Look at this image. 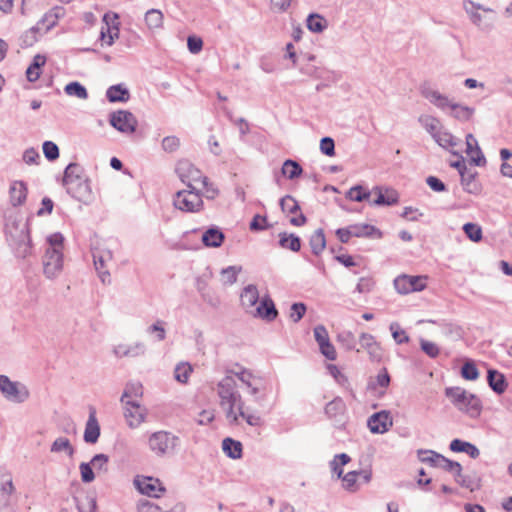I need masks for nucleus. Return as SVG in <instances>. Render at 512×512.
Returning a JSON list of instances; mask_svg holds the SVG:
<instances>
[{"mask_svg":"<svg viewBox=\"0 0 512 512\" xmlns=\"http://www.w3.org/2000/svg\"><path fill=\"white\" fill-rule=\"evenodd\" d=\"M279 245L284 249L298 252L301 249V240L293 233L282 232L279 234Z\"/></svg>","mask_w":512,"mask_h":512,"instance_id":"58836bf2","label":"nucleus"},{"mask_svg":"<svg viewBox=\"0 0 512 512\" xmlns=\"http://www.w3.org/2000/svg\"><path fill=\"white\" fill-rule=\"evenodd\" d=\"M47 248L42 257L43 274L48 279L57 278L64 267V236L57 232L49 235L46 239Z\"/></svg>","mask_w":512,"mask_h":512,"instance_id":"7ed1b4c3","label":"nucleus"},{"mask_svg":"<svg viewBox=\"0 0 512 512\" xmlns=\"http://www.w3.org/2000/svg\"><path fill=\"white\" fill-rule=\"evenodd\" d=\"M440 462V468L451 472L454 475V478L456 476H460V473L462 472V466L459 462L449 460L446 457H444L443 460H440Z\"/></svg>","mask_w":512,"mask_h":512,"instance_id":"774afa93","label":"nucleus"},{"mask_svg":"<svg viewBox=\"0 0 512 512\" xmlns=\"http://www.w3.org/2000/svg\"><path fill=\"white\" fill-rule=\"evenodd\" d=\"M345 411V403L341 398H335L325 406V413L330 418H336Z\"/></svg>","mask_w":512,"mask_h":512,"instance_id":"864d4df0","label":"nucleus"},{"mask_svg":"<svg viewBox=\"0 0 512 512\" xmlns=\"http://www.w3.org/2000/svg\"><path fill=\"white\" fill-rule=\"evenodd\" d=\"M0 391L7 400L15 403H23L29 398L27 387L11 381L6 375H0Z\"/></svg>","mask_w":512,"mask_h":512,"instance_id":"9b49d317","label":"nucleus"},{"mask_svg":"<svg viewBox=\"0 0 512 512\" xmlns=\"http://www.w3.org/2000/svg\"><path fill=\"white\" fill-rule=\"evenodd\" d=\"M193 369L190 364L188 363H179L176 365L174 369V378L182 383L185 384L188 382L190 374L192 373Z\"/></svg>","mask_w":512,"mask_h":512,"instance_id":"6e6d98bb","label":"nucleus"},{"mask_svg":"<svg viewBox=\"0 0 512 512\" xmlns=\"http://www.w3.org/2000/svg\"><path fill=\"white\" fill-rule=\"evenodd\" d=\"M372 191L377 194V197L371 202L372 205L391 206L399 200V195L394 189L376 186Z\"/></svg>","mask_w":512,"mask_h":512,"instance_id":"4be33fe9","label":"nucleus"},{"mask_svg":"<svg viewBox=\"0 0 512 512\" xmlns=\"http://www.w3.org/2000/svg\"><path fill=\"white\" fill-rule=\"evenodd\" d=\"M179 438L168 431H157L150 435L148 445L157 456L173 454L179 446Z\"/></svg>","mask_w":512,"mask_h":512,"instance_id":"0eeeda50","label":"nucleus"},{"mask_svg":"<svg viewBox=\"0 0 512 512\" xmlns=\"http://www.w3.org/2000/svg\"><path fill=\"white\" fill-rule=\"evenodd\" d=\"M302 173L299 162H283L280 172L275 173L274 178L277 184H280L282 177L294 179Z\"/></svg>","mask_w":512,"mask_h":512,"instance_id":"c756f323","label":"nucleus"},{"mask_svg":"<svg viewBox=\"0 0 512 512\" xmlns=\"http://www.w3.org/2000/svg\"><path fill=\"white\" fill-rule=\"evenodd\" d=\"M106 98L111 103H126L130 99V92L123 84H116L106 90Z\"/></svg>","mask_w":512,"mask_h":512,"instance_id":"a878e982","label":"nucleus"},{"mask_svg":"<svg viewBox=\"0 0 512 512\" xmlns=\"http://www.w3.org/2000/svg\"><path fill=\"white\" fill-rule=\"evenodd\" d=\"M64 91L67 95L74 96L82 100H86L88 98L87 89L77 81L68 83L65 86Z\"/></svg>","mask_w":512,"mask_h":512,"instance_id":"3c124183","label":"nucleus"},{"mask_svg":"<svg viewBox=\"0 0 512 512\" xmlns=\"http://www.w3.org/2000/svg\"><path fill=\"white\" fill-rule=\"evenodd\" d=\"M11 204L16 207L22 205L27 197V188L22 181H14L9 189Z\"/></svg>","mask_w":512,"mask_h":512,"instance_id":"cd10ccee","label":"nucleus"},{"mask_svg":"<svg viewBox=\"0 0 512 512\" xmlns=\"http://www.w3.org/2000/svg\"><path fill=\"white\" fill-rule=\"evenodd\" d=\"M418 459L422 463H427L433 467H439L441 465L440 460H443L444 456L433 451V450H423L420 449L417 451Z\"/></svg>","mask_w":512,"mask_h":512,"instance_id":"37998d69","label":"nucleus"},{"mask_svg":"<svg viewBox=\"0 0 512 512\" xmlns=\"http://www.w3.org/2000/svg\"><path fill=\"white\" fill-rule=\"evenodd\" d=\"M433 138L441 147L449 148L453 155L459 156L458 160H466L461 154L463 151V143L451 133L440 130Z\"/></svg>","mask_w":512,"mask_h":512,"instance_id":"aec40b11","label":"nucleus"},{"mask_svg":"<svg viewBox=\"0 0 512 512\" xmlns=\"http://www.w3.org/2000/svg\"><path fill=\"white\" fill-rule=\"evenodd\" d=\"M176 172L181 181L186 183L190 189H196L195 184L201 183L206 177L192 162H178Z\"/></svg>","mask_w":512,"mask_h":512,"instance_id":"2eb2a0df","label":"nucleus"},{"mask_svg":"<svg viewBox=\"0 0 512 512\" xmlns=\"http://www.w3.org/2000/svg\"><path fill=\"white\" fill-rule=\"evenodd\" d=\"M50 451L56 454L64 453L70 458H72L75 453L73 445L71 444L70 440L66 437L56 438L51 444Z\"/></svg>","mask_w":512,"mask_h":512,"instance_id":"c9c22d12","label":"nucleus"},{"mask_svg":"<svg viewBox=\"0 0 512 512\" xmlns=\"http://www.w3.org/2000/svg\"><path fill=\"white\" fill-rule=\"evenodd\" d=\"M421 93L423 97H425L427 100H429L433 105L438 107L439 109H446L451 105V101L449 98L441 94L439 91L434 90L430 87L424 86L421 89Z\"/></svg>","mask_w":512,"mask_h":512,"instance_id":"b1692460","label":"nucleus"},{"mask_svg":"<svg viewBox=\"0 0 512 512\" xmlns=\"http://www.w3.org/2000/svg\"><path fill=\"white\" fill-rule=\"evenodd\" d=\"M461 376L466 380H476L479 377V371L472 361H467L461 368Z\"/></svg>","mask_w":512,"mask_h":512,"instance_id":"0e129e2a","label":"nucleus"},{"mask_svg":"<svg viewBox=\"0 0 512 512\" xmlns=\"http://www.w3.org/2000/svg\"><path fill=\"white\" fill-rule=\"evenodd\" d=\"M389 329L392 333L394 341L397 344H403L409 341V336L403 329H401L400 325L397 322L391 323Z\"/></svg>","mask_w":512,"mask_h":512,"instance_id":"e2e57ef3","label":"nucleus"},{"mask_svg":"<svg viewBox=\"0 0 512 512\" xmlns=\"http://www.w3.org/2000/svg\"><path fill=\"white\" fill-rule=\"evenodd\" d=\"M4 233L17 258L25 259L32 254L28 225L14 209H8L4 213Z\"/></svg>","mask_w":512,"mask_h":512,"instance_id":"f03ea898","label":"nucleus"},{"mask_svg":"<svg viewBox=\"0 0 512 512\" xmlns=\"http://www.w3.org/2000/svg\"><path fill=\"white\" fill-rule=\"evenodd\" d=\"M109 122L112 127L125 134L133 133L137 126L135 116L126 110H118L111 113Z\"/></svg>","mask_w":512,"mask_h":512,"instance_id":"4468645a","label":"nucleus"},{"mask_svg":"<svg viewBox=\"0 0 512 512\" xmlns=\"http://www.w3.org/2000/svg\"><path fill=\"white\" fill-rule=\"evenodd\" d=\"M200 184L202 185V193H200L202 197L204 196L208 200L218 197L219 189L208 177H205Z\"/></svg>","mask_w":512,"mask_h":512,"instance_id":"4d7b16f0","label":"nucleus"},{"mask_svg":"<svg viewBox=\"0 0 512 512\" xmlns=\"http://www.w3.org/2000/svg\"><path fill=\"white\" fill-rule=\"evenodd\" d=\"M239 381L256 405L263 407L266 404L271 393V385L265 378L253 372H241Z\"/></svg>","mask_w":512,"mask_h":512,"instance_id":"39448f33","label":"nucleus"},{"mask_svg":"<svg viewBox=\"0 0 512 512\" xmlns=\"http://www.w3.org/2000/svg\"><path fill=\"white\" fill-rule=\"evenodd\" d=\"M352 234L358 238H382V232L373 225L370 224H353L351 225Z\"/></svg>","mask_w":512,"mask_h":512,"instance_id":"bb28decb","label":"nucleus"},{"mask_svg":"<svg viewBox=\"0 0 512 512\" xmlns=\"http://www.w3.org/2000/svg\"><path fill=\"white\" fill-rule=\"evenodd\" d=\"M143 396V386L139 381L128 382L121 396V403L137 401Z\"/></svg>","mask_w":512,"mask_h":512,"instance_id":"7c9ffc66","label":"nucleus"},{"mask_svg":"<svg viewBox=\"0 0 512 512\" xmlns=\"http://www.w3.org/2000/svg\"><path fill=\"white\" fill-rule=\"evenodd\" d=\"M487 381L490 388L497 394L504 393L507 388L505 376L496 370H488Z\"/></svg>","mask_w":512,"mask_h":512,"instance_id":"72a5a7b5","label":"nucleus"},{"mask_svg":"<svg viewBox=\"0 0 512 512\" xmlns=\"http://www.w3.org/2000/svg\"><path fill=\"white\" fill-rule=\"evenodd\" d=\"M368 428L374 434H383L393 425L389 411L382 410L372 414L367 421Z\"/></svg>","mask_w":512,"mask_h":512,"instance_id":"6ab92c4d","label":"nucleus"},{"mask_svg":"<svg viewBox=\"0 0 512 512\" xmlns=\"http://www.w3.org/2000/svg\"><path fill=\"white\" fill-rule=\"evenodd\" d=\"M173 205L177 210L186 213H198L204 207L200 192L190 188L178 191L173 197Z\"/></svg>","mask_w":512,"mask_h":512,"instance_id":"6e6552de","label":"nucleus"},{"mask_svg":"<svg viewBox=\"0 0 512 512\" xmlns=\"http://www.w3.org/2000/svg\"><path fill=\"white\" fill-rule=\"evenodd\" d=\"M240 299L242 306L252 313L255 312L256 316L268 321L275 319L277 316V310L270 298H263L259 302V292L255 285L246 286L240 295Z\"/></svg>","mask_w":512,"mask_h":512,"instance_id":"20e7f679","label":"nucleus"},{"mask_svg":"<svg viewBox=\"0 0 512 512\" xmlns=\"http://www.w3.org/2000/svg\"><path fill=\"white\" fill-rule=\"evenodd\" d=\"M452 110V116L461 121H467L471 118L474 113V109L468 106H462L460 104L452 103L448 107Z\"/></svg>","mask_w":512,"mask_h":512,"instance_id":"603ef678","label":"nucleus"},{"mask_svg":"<svg viewBox=\"0 0 512 512\" xmlns=\"http://www.w3.org/2000/svg\"><path fill=\"white\" fill-rule=\"evenodd\" d=\"M95 269L103 284L110 283L108 263L113 260V252L105 245H96L91 248Z\"/></svg>","mask_w":512,"mask_h":512,"instance_id":"1a4fd4ad","label":"nucleus"},{"mask_svg":"<svg viewBox=\"0 0 512 512\" xmlns=\"http://www.w3.org/2000/svg\"><path fill=\"white\" fill-rule=\"evenodd\" d=\"M100 436V427L94 416V414H90L88 421L86 423L85 431H84V441L87 443H96Z\"/></svg>","mask_w":512,"mask_h":512,"instance_id":"f704fd0d","label":"nucleus"},{"mask_svg":"<svg viewBox=\"0 0 512 512\" xmlns=\"http://www.w3.org/2000/svg\"><path fill=\"white\" fill-rule=\"evenodd\" d=\"M306 24L307 28L314 33H321L328 26L327 20L317 13L309 14L306 20Z\"/></svg>","mask_w":512,"mask_h":512,"instance_id":"a19ab883","label":"nucleus"},{"mask_svg":"<svg viewBox=\"0 0 512 512\" xmlns=\"http://www.w3.org/2000/svg\"><path fill=\"white\" fill-rule=\"evenodd\" d=\"M46 63V57L41 54H37L33 57L32 63L26 70V77L29 82H35L40 78L41 68Z\"/></svg>","mask_w":512,"mask_h":512,"instance_id":"2f4dec72","label":"nucleus"},{"mask_svg":"<svg viewBox=\"0 0 512 512\" xmlns=\"http://www.w3.org/2000/svg\"><path fill=\"white\" fill-rule=\"evenodd\" d=\"M473 7V1L468 0L464 2V10L469 15L471 22L475 26L481 29H485L484 27H482V15L479 12L474 11Z\"/></svg>","mask_w":512,"mask_h":512,"instance_id":"680f3d73","label":"nucleus"},{"mask_svg":"<svg viewBox=\"0 0 512 512\" xmlns=\"http://www.w3.org/2000/svg\"><path fill=\"white\" fill-rule=\"evenodd\" d=\"M113 352L116 357L123 358V357H139L145 354L146 347L145 344L142 342H136L130 345L127 344H119L114 347Z\"/></svg>","mask_w":512,"mask_h":512,"instance_id":"5701e85b","label":"nucleus"},{"mask_svg":"<svg viewBox=\"0 0 512 512\" xmlns=\"http://www.w3.org/2000/svg\"><path fill=\"white\" fill-rule=\"evenodd\" d=\"M64 187L73 198L86 205L91 204L95 200V194L92 191L91 183L87 176L80 180L76 179L74 182L64 185Z\"/></svg>","mask_w":512,"mask_h":512,"instance_id":"f8f14e48","label":"nucleus"},{"mask_svg":"<svg viewBox=\"0 0 512 512\" xmlns=\"http://www.w3.org/2000/svg\"><path fill=\"white\" fill-rule=\"evenodd\" d=\"M118 15H110L106 13L103 16L105 26L101 28L100 39L108 46H112L116 39L119 38V23L117 22Z\"/></svg>","mask_w":512,"mask_h":512,"instance_id":"a211bd4d","label":"nucleus"},{"mask_svg":"<svg viewBox=\"0 0 512 512\" xmlns=\"http://www.w3.org/2000/svg\"><path fill=\"white\" fill-rule=\"evenodd\" d=\"M427 285L426 276L400 275L394 279V287L400 294L422 291Z\"/></svg>","mask_w":512,"mask_h":512,"instance_id":"ddd939ff","label":"nucleus"},{"mask_svg":"<svg viewBox=\"0 0 512 512\" xmlns=\"http://www.w3.org/2000/svg\"><path fill=\"white\" fill-rule=\"evenodd\" d=\"M351 458L346 453L336 454L333 460L330 461V468L338 478L343 476V466L350 462Z\"/></svg>","mask_w":512,"mask_h":512,"instance_id":"09e8293b","label":"nucleus"},{"mask_svg":"<svg viewBox=\"0 0 512 512\" xmlns=\"http://www.w3.org/2000/svg\"><path fill=\"white\" fill-rule=\"evenodd\" d=\"M145 23L150 30L159 29L163 25V14L158 9H150L145 14Z\"/></svg>","mask_w":512,"mask_h":512,"instance_id":"de8ad7c7","label":"nucleus"},{"mask_svg":"<svg viewBox=\"0 0 512 512\" xmlns=\"http://www.w3.org/2000/svg\"><path fill=\"white\" fill-rule=\"evenodd\" d=\"M418 121L421 124V126L432 135V137H434L435 134L441 130L440 121L433 116L421 115Z\"/></svg>","mask_w":512,"mask_h":512,"instance_id":"c03bdc74","label":"nucleus"},{"mask_svg":"<svg viewBox=\"0 0 512 512\" xmlns=\"http://www.w3.org/2000/svg\"><path fill=\"white\" fill-rule=\"evenodd\" d=\"M40 31L41 27L39 26V23L30 28L28 31H26L21 38L23 45L25 47L32 46L38 40V35L40 34Z\"/></svg>","mask_w":512,"mask_h":512,"instance_id":"052dcab7","label":"nucleus"},{"mask_svg":"<svg viewBox=\"0 0 512 512\" xmlns=\"http://www.w3.org/2000/svg\"><path fill=\"white\" fill-rule=\"evenodd\" d=\"M312 253L314 255H320L326 247V239L324 231L317 229L310 237L309 241Z\"/></svg>","mask_w":512,"mask_h":512,"instance_id":"79ce46f5","label":"nucleus"},{"mask_svg":"<svg viewBox=\"0 0 512 512\" xmlns=\"http://www.w3.org/2000/svg\"><path fill=\"white\" fill-rule=\"evenodd\" d=\"M420 347L421 350L430 358H436L440 354V348L438 345L432 341H428L426 339H420Z\"/></svg>","mask_w":512,"mask_h":512,"instance_id":"69168bd1","label":"nucleus"},{"mask_svg":"<svg viewBox=\"0 0 512 512\" xmlns=\"http://www.w3.org/2000/svg\"><path fill=\"white\" fill-rule=\"evenodd\" d=\"M466 154L469 157V160H486L484 154L482 153L476 138L472 134H468L466 136Z\"/></svg>","mask_w":512,"mask_h":512,"instance_id":"4c0bfd02","label":"nucleus"},{"mask_svg":"<svg viewBox=\"0 0 512 512\" xmlns=\"http://www.w3.org/2000/svg\"><path fill=\"white\" fill-rule=\"evenodd\" d=\"M241 266H228L221 270V281L224 285H232L237 281V276L241 272Z\"/></svg>","mask_w":512,"mask_h":512,"instance_id":"5fc2aeb1","label":"nucleus"},{"mask_svg":"<svg viewBox=\"0 0 512 512\" xmlns=\"http://www.w3.org/2000/svg\"><path fill=\"white\" fill-rule=\"evenodd\" d=\"M223 452L231 459H240L242 457L241 442L232 438H225L222 441Z\"/></svg>","mask_w":512,"mask_h":512,"instance_id":"e433bc0d","label":"nucleus"},{"mask_svg":"<svg viewBox=\"0 0 512 512\" xmlns=\"http://www.w3.org/2000/svg\"><path fill=\"white\" fill-rule=\"evenodd\" d=\"M359 342L361 347L367 351L371 361L379 362L382 359V347L372 334L361 333Z\"/></svg>","mask_w":512,"mask_h":512,"instance_id":"412c9836","label":"nucleus"},{"mask_svg":"<svg viewBox=\"0 0 512 512\" xmlns=\"http://www.w3.org/2000/svg\"><path fill=\"white\" fill-rule=\"evenodd\" d=\"M13 492L14 485L11 476L2 475L0 477V501L6 504Z\"/></svg>","mask_w":512,"mask_h":512,"instance_id":"a18cd8bd","label":"nucleus"},{"mask_svg":"<svg viewBox=\"0 0 512 512\" xmlns=\"http://www.w3.org/2000/svg\"><path fill=\"white\" fill-rule=\"evenodd\" d=\"M216 391L219 398V405L230 424H238L240 418L252 427H260L263 424V419L260 415L249 412L246 408L242 395L238 391L236 382L232 376L226 375L222 378L217 383Z\"/></svg>","mask_w":512,"mask_h":512,"instance_id":"f257e3e1","label":"nucleus"},{"mask_svg":"<svg viewBox=\"0 0 512 512\" xmlns=\"http://www.w3.org/2000/svg\"><path fill=\"white\" fill-rule=\"evenodd\" d=\"M449 448L453 452L466 453L473 459H476L480 455L479 449L474 444L460 439L452 440Z\"/></svg>","mask_w":512,"mask_h":512,"instance_id":"473e14b6","label":"nucleus"},{"mask_svg":"<svg viewBox=\"0 0 512 512\" xmlns=\"http://www.w3.org/2000/svg\"><path fill=\"white\" fill-rule=\"evenodd\" d=\"M280 207L284 213L296 214L300 211V206L294 197L286 195L280 200Z\"/></svg>","mask_w":512,"mask_h":512,"instance_id":"13d9d810","label":"nucleus"},{"mask_svg":"<svg viewBox=\"0 0 512 512\" xmlns=\"http://www.w3.org/2000/svg\"><path fill=\"white\" fill-rule=\"evenodd\" d=\"M445 395L451 400L453 405L460 411L471 417H477L481 412V401L472 393L467 392L460 387H449L445 390Z\"/></svg>","mask_w":512,"mask_h":512,"instance_id":"423d86ee","label":"nucleus"},{"mask_svg":"<svg viewBox=\"0 0 512 512\" xmlns=\"http://www.w3.org/2000/svg\"><path fill=\"white\" fill-rule=\"evenodd\" d=\"M466 236L473 242H479L482 239V228L476 223H466L463 226Z\"/></svg>","mask_w":512,"mask_h":512,"instance_id":"bf43d9fd","label":"nucleus"},{"mask_svg":"<svg viewBox=\"0 0 512 512\" xmlns=\"http://www.w3.org/2000/svg\"><path fill=\"white\" fill-rule=\"evenodd\" d=\"M390 384V376L387 372V370L384 368L378 375L375 377L374 380H371L368 383V389L371 391H374L375 394L378 396H382L385 393L386 388Z\"/></svg>","mask_w":512,"mask_h":512,"instance_id":"c85d7f7f","label":"nucleus"},{"mask_svg":"<svg viewBox=\"0 0 512 512\" xmlns=\"http://www.w3.org/2000/svg\"><path fill=\"white\" fill-rule=\"evenodd\" d=\"M338 341L347 349V350H355L356 349V339L352 332L343 331L338 335Z\"/></svg>","mask_w":512,"mask_h":512,"instance_id":"338daca9","label":"nucleus"},{"mask_svg":"<svg viewBox=\"0 0 512 512\" xmlns=\"http://www.w3.org/2000/svg\"><path fill=\"white\" fill-rule=\"evenodd\" d=\"M134 484L141 494L149 497L158 498L165 491L159 479L153 477L137 476L134 479Z\"/></svg>","mask_w":512,"mask_h":512,"instance_id":"dca6fc26","label":"nucleus"},{"mask_svg":"<svg viewBox=\"0 0 512 512\" xmlns=\"http://www.w3.org/2000/svg\"><path fill=\"white\" fill-rule=\"evenodd\" d=\"M124 405V415L127 424L131 428H136L144 422L147 410L138 401H128Z\"/></svg>","mask_w":512,"mask_h":512,"instance_id":"f3484780","label":"nucleus"},{"mask_svg":"<svg viewBox=\"0 0 512 512\" xmlns=\"http://www.w3.org/2000/svg\"><path fill=\"white\" fill-rule=\"evenodd\" d=\"M76 506L79 512H95L97 508L96 497L87 494L81 498H75Z\"/></svg>","mask_w":512,"mask_h":512,"instance_id":"49530a36","label":"nucleus"},{"mask_svg":"<svg viewBox=\"0 0 512 512\" xmlns=\"http://www.w3.org/2000/svg\"><path fill=\"white\" fill-rule=\"evenodd\" d=\"M485 163L486 162H451V166L460 174L464 189L469 193H476L479 190V186L475 180L477 175L475 167L483 166Z\"/></svg>","mask_w":512,"mask_h":512,"instance_id":"9d476101","label":"nucleus"},{"mask_svg":"<svg viewBox=\"0 0 512 512\" xmlns=\"http://www.w3.org/2000/svg\"><path fill=\"white\" fill-rule=\"evenodd\" d=\"M86 177L83 173L82 167L77 162H70L66 167L63 176V185H66L70 182H74V180H80Z\"/></svg>","mask_w":512,"mask_h":512,"instance_id":"ea45409f","label":"nucleus"},{"mask_svg":"<svg viewBox=\"0 0 512 512\" xmlns=\"http://www.w3.org/2000/svg\"><path fill=\"white\" fill-rule=\"evenodd\" d=\"M225 239L224 233L217 226H212L202 234V243L206 247L218 248Z\"/></svg>","mask_w":512,"mask_h":512,"instance_id":"393cba45","label":"nucleus"},{"mask_svg":"<svg viewBox=\"0 0 512 512\" xmlns=\"http://www.w3.org/2000/svg\"><path fill=\"white\" fill-rule=\"evenodd\" d=\"M371 195V191L362 187L361 185H356L351 187L346 193V197L355 202H362L364 200H368Z\"/></svg>","mask_w":512,"mask_h":512,"instance_id":"8fccbe9b","label":"nucleus"}]
</instances>
